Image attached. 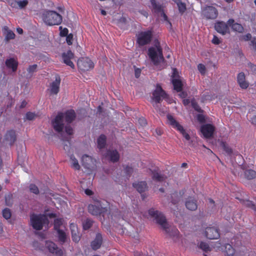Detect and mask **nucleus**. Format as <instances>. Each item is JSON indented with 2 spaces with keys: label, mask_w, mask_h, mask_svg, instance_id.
<instances>
[{
  "label": "nucleus",
  "mask_w": 256,
  "mask_h": 256,
  "mask_svg": "<svg viewBox=\"0 0 256 256\" xmlns=\"http://www.w3.org/2000/svg\"><path fill=\"white\" fill-rule=\"evenodd\" d=\"M154 46L157 50L153 47L150 48L148 50V54L154 64L157 66L161 62H164V58L162 55V50L160 46V42L158 40H154Z\"/></svg>",
  "instance_id": "3"
},
{
  "label": "nucleus",
  "mask_w": 256,
  "mask_h": 256,
  "mask_svg": "<svg viewBox=\"0 0 256 256\" xmlns=\"http://www.w3.org/2000/svg\"><path fill=\"white\" fill-rule=\"evenodd\" d=\"M38 65L36 64L30 66L28 68H27V71L30 74H32L34 72H36L37 70Z\"/></svg>",
  "instance_id": "49"
},
{
  "label": "nucleus",
  "mask_w": 256,
  "mask_h": 256,
  "mask_svg": "<svg viewBox=\"0 0 256 256\" xmlns=\"http://www.w3.org/2000/svg\"><path fill=\"white\" fill-rule=\"evenodd\" d=\"M237 81L240 87L242 89H246L248 86V84L246 82L245 74L242 72L238 74Z\"/></svg>",
  "instance_id": "26"
},
{
  "label": "nucleus",
  "mask_w": 256,
  "mask_h": 256,
  "mask_svg": "<svg viewBox=\"0 0 256 256\" xmlns=\"http://www.w3.org/2000/svg\"><path fill=\"white\" fill-rule=\"evenodd\" d=\"M167 118L169 124L174 128H176L177 130H179L180 127L182 126L171 114H168L167 115Z\"/></svg>",
  "instance_id": "28"
},
{
  "label": "nucleus",
  "mask_w": 256,
  "mask_h": 256,
  "mask_svg": "<svg viewBox=\"0 0 256 256\" xmlns=\"http://www.w3.org/2000/svg\"><path fill=\"white\" fill-rule=\"evenodd\" d=\"M250 46H252V49L256 50V38H254L250 41Z\"/></svg>",
  "instance_id": "62"
},
{
  "label": "nucleus",
  "mask_w": 256,
  "mask_h": 256,
  "mask_svg": "<svg viewBox=\"0 0 256 256\" xmlns=\"http://www.w3.org/2000/svg\"><path fill=\"white\" fill-rule=\"evenodd\" d=\"M218 14V10L212 6H206L202 9L201 16L206 20H214Z\"/></svg>",
  "instance_id": "6"
},
{
  "label": "nucleus",
  "mask_w": 256,
  "mask_h": 256,
  "mask_svg": "<svg viewBox=\"0 0 256 256\" xmlns=\"http://www.w3.org/2000/svg\"><path fill=\"white\" fill-rule=\"evenodd\" d=\"M109 160L114 163L118 162L120 160V154L116 150H108L106 152V156Z\"/></svg>",
  "instance_id": "23"
},
{
  "label": "nucleus",
  "mask_w": 256,
  "mask_h": 256,
  "mask_svg": "<svg viewBox=\"0 0 256 256\" xmlns=\"http://www.w3.org/2000/svg\"><path fill=\"white\" fill-rule=\"evenodd\" d=\"M30 222L33 228L37 230H42L44 224H48L49 222L46 216L41 214H33L30 216Z\"/></svg>",
  "instance_id": "5"
},
{
  "label": "nucleus",
  "mask_w": 256,
  "mask_h": 256,
  "mask_svg": "<svg viewBox=\"0 0 256 256\" xmlns=\"http://www.w3.org/2000/svg\"><path fill=\"white\" fill-rule=\"evenodd\" d=\"M18 161L20 165L24 164L26 158V148L22 145L17 146Z\"/></svg>",
  "instance_id": "16"
},
{
  "label": "nucleus",
  "mask_w": 256,
  "mask_h": 256,
  "mask_svg": "<svg viewBox=\"0 0 256 256\" xmlns=\"http://www.w3.org/2000/svg\"><path fill=\"white\" fill-rule=\"evenodd\" d=\"M152 36V32L150 30L142 32L138 36L137 42L141 46L146 45L151 42Z\"/></svg>",
  "instance_id": "8"
},
{
  "label": "nucleus",
  "mask_w": 256,
  "mask_h": 256,
  "mask_svg": "<svg viewBox=\"0 0 256 256\" xmlns=\"http://www.w3.org/2000/svg\"><path fill=\"white\" fill-rule=\"evenodd\" d=\"M3 217L6 219H10L12 216V212L8 208H5L2 212Z\"/></svg>",
  "instance_id": "43"
},
{
  "label": "nucleus",
  "mask_w": 256,
  "mask_h": 256,
  "mask_svg": "<svg viewBox=\"0 0 256 256\" xmlns=\"http://www.w3.org/2000/svg\"><path fill=\"white\" fill-rule=\"evenodd\" d=\"M150 2L156 12H160L162 11V5L157 3L156 0H150Z\"/></svg>",
  "instance_id": "38"
},
{
  "label": "nucleus",
  "mask_w": 256,
  "mask_h": 256,
  "mask_svg": "<svg viewBox=\"0 0 256 256\" xmlns=\"http://www.w3.org/2000/svg\"><path fill=\"white\" fill-rule=\"evenodd\" d=\"M77 66L80 70L84 72L93 68L94 64L90 59L82 58L78 60Z\"/></svg>",
  "instance_id": "9"
},
{
  "label": "nucleus",
  "mask_w": 256,
  "mask_h": 256,
  "mask_svg": "<svg viewBox=\"0 0 256 256\" xmlns=\"http://www.w3.org/2000/svg\"><path fill=\"white\" fill-rule=\"evenodd\" d=\"M46 246L49 252L56 256H62L63 251L58 247L57 245L52 242L46 241Z\"/></svg>",
  "instance_id": "10"
},
{
  "label": "nucleus",
  "mask_w": 256,
  "mask_h": 256,
  "mask_svg": "<svg viewBox=\"0 0 256 256\" xmlns=\"http://www.w3.org/2000/svg\"><path fill=\"white\" fill-rule=\"evenodd\" d=\"M197 119H198V120L200 123H204V122H205V118H204V116L203 114H198V116H197Z\"/></svg>",
  "instance_id": "60"
},
{
  "label": "nucleus",
  "mask_w": 256,
  "mask_h": 256,
  "mask_svg": "<svg viewBox=\"0 0 256 256\" xmlns=\"http://www.w3.org/2000/svg\"><path fill=\"white\" fill-rule=\"evenodd\" d=\"M106 138L105 135L102 134L98 138L97 140L98 147L100 149H102L105 148L106 145Z\"/></svg>",
  "instance_id": "32"
},
{
  "label": "nucleus",
  "mask_w": 256,
  "mask_h": 256,
  "mask_svg": "<svg viewBox=\"0 0 256 256\" xmlns=\"http://www.w3.org/2000/svg\"><path fill=\"white\" fill-rule=\"evenodd\" d=\"M158 168H156L154 170L150 169V171L152 174V178L153 180L157 182H163L164 181L166 176L164 174H161L158 172Z\"/></svg>",
  "instance_id": "24"
},
{
  "label": "nucleus",
  "mask_w": 256,
  "mask_h": 256,
  "mask_svg": "<svg viewBox=\"0 0 256 256\" xmlns=\"http://www.w3.org/2000/svg\"><path fill=\"white\" fill-rule=\"evenodd\" d=\"M214 29L218 33L224 35L230 32L228 24L224 22H217L214 24Z\"/></svg>",
  "instance_id": "13"
},
{
  "label": "nucleus",
  "mask_w": 256,
  "mask_h": 256,
  "mask_svg": "<svg viewBox=\"0 0 256 256\" xmlns=\"http://www.w3.org/2000/svg\"><path fill=\"white\" fill-rule=\"evenodd\" d=\"M3 34L4 36V42L7 44L10 40H13L15 38L16 35L7 26H4L2 28Z\"/></svg>",
  "instance_id": "21"
},
{
  "label": "nucleus",
  "mask_w": 256,
  "mask_h": 256,
  "mask_svg": "<svg viewBox=\"0 0 256 256\" xmlns=\"http://www.w3.org/2000/svg\"><path fill=\"white\" fill-rule=\"evenodd\" d=\"M132 186L136 189L139 193H143L147 191L148 186L146 181L136 182L132 184Z\"/></svg>",
  "instance_id": "20"
},
{
  "label": "nucleus",
  "mask_w": 256,
  "mask_h": 256,
  "mask_svg": "<svg viewBox=\"0 0 256 256\" xmlns=\"http://www.w3.org/2000/svg\"><path fill=\"white\" fill-rule=\"evenodd\" d=\"M199 248L205 252H208L211 250L208 244L205 242H201L199 244Z\"/></svg>",
  "instance_id": "41"
},
{
  "label": "nucleus",
  "mask_w": 256,
  "mask_h": 256,
  "mask_svg": "<svg viewBox=\"0 0 256 256\" xmlns=\"http://www.w3.org/2000/svg\"><path fill=\"white\" fill-rule=\"evenodd\" d=\"M30 190L31 192L38 194H39V190L38 186L33 184L30 185Z\"/></svg>",
  "instance_id": "50"
},
{
  "label": "nucleus",
  "mask_w": 256,
  "mask_h": 256,
  "mask_svg": "<svg viewBox=\"0 0 256 256\" xmlns=\"http://www.w3.org/2000/svg\"><path fill=\"white\" fill-rule=\"evenodd\" d=\"M40 16L43 22L48 26L59 25L62 21V16L54 10H42Z\"/></svg>",
  "instance_id": "2"
},
{
  "label": "nucleus",
  "mask_w": 256,
  "mask_h": 256,
  "mask_svg": "<svg viewBox=\"0 0 256 256\" xmlns=\"http://www.w3.org/2000/svg\"><path fill=\"white\" fill-rule=\"evenodd\" d=\"M28 0H19L18 2V6L20 9H24L28 6Z\"/></svg>",
  "instance_id": "47"
},
{
  "label": "nucleus",
  "mask_w": 256,
  "mask_h": 256,
  "mask_svg": "<svg viewBox=\"0 0 256 256\" xmlns=\"http://www.w3.org/2000/svg\"><path fill=\"white\" fill-rule=\"evenodd\" d=\"M32 246L36 250H42L41 245L38 241L34 240L32 242Z\"/></svg>",
  "instance_id": "59"
},
{
  "label": "nucleus",
  "mask_w": 256,
  "mask_h": 256,
  "mask_svg": "<svg viewBox=\"0 0 256 256\" xmlns=\"http://www.w3.org/2000/svg\"><path fill=\"white\" fill-rule=\"evenodd\" d=\"M124 171L126 176L130 177L134 172V169L132 166H126L124 168Z\"/></svg>",
  "instance_id": "51"
},
{
  "label": "nucleus",
  "mask_w": 256,
  "mask_h": 256,
  "mask_svg": "<svg viewBox=\"0 0 256 256\" xmlns=\"http://www.w3.org/2000/svg\"><path fill=\"white\" fill-rule=\"evenodd\" d=\"M103 242L102 236L101 234L98 233L94 240L91 242L90 246L93 250H96L99 249Z\"/></svg>",
  "instance_id": "19"
},
{
  "label": "nucleus",
  "mask_w": 256,
  "mask_h": 256,
  "mask_svg": "<svg viewBox=\"0 0 256 256\" xmlns=\"http://www.w3.org/2000/svg\"><path fill=\"white\" fill-rule=\"evenodd\" d=\"M214 130V127L210 124H206L202 126L201 132L206 138L211 137Z\"/></svg>",
  "instance_id": "18"
},
{
  "label": "nucleus",
  "mask_w": 256,
  "mask_h": 256,
  "mask_svg": "<svg viewBox=\"0 0 256 256\" xmlns=\"http://www.w3.org/2000/svg\"><path fill=\"white\" fill-rule=\"evenodd\" d=\"M56 232H57L58 236V238L59 240L62 242H66V234L64 232L60 229H58V230H56Z\"/></svg>",
  "instance_id": "37"
},
{
  "label": "nucleus",
  "mask_w": 256,
  "mask_h": 256,
  "mask_svg": "<svg viewBox=\"0 0 256 256\" xmlns=\"http://www.w3.org/2000/svg\"><path fill=\"white\" fill-rule=\"evenodd\" d=\"M191 104L194 110L199 112H203V110L201 109L196 100L194 98L191 100Z\"/></svg>",
  "instance_id": "42"
},
{
  "label": "nucleus",
  "mask_w": 256,
  "mask_h": 256,
  "mask_svg": "<svg viewBox=\"0 0 256 256\" xmlns=\"http://www.w3.org/2000/svg\"><path fill=\"white\" fill-rule=\"evenodd\" d=\"M62 58L64 63L70 66L72 69L74 68V64L72 61V60L74 59V54L70 50L66 52H63L62 54Z\"/></svg>",
  "instance_id": "12"
},
{
  "label": "nucleus",
  "mask_w": 256,
  "mask_h": 256,
  "mask_svg": "<svg viewBox=\"0 0 256 256\" xmlns=\"http://www.w3.org/2000/svg\"><path fill=\"white\" fill-rule=\"evenodd\" d=\"M244 204L247 207L252 208L254 210H256V206L252 201L246 200V202H244Z\"/></svg>",
  "instance_id": "53"
},
{
  "label": "nucleus",
  "mask_w": 256,
  "mask_h": 256,
  "mask_svg": "<svg viewBox=\"0 0 256 256\" xmlns=\"http://www.w3.org/2000/svg\"><path fill=\"white\" fill-rule=\"evenodd\" d=\"M36 117V114L32 112H28L26 114V120H32L34 119Z\"/></svg>",
  "instance_id": "52"
},
{
  "label": "nucleus",
  "mask_w": 256,
  "mask_h": 256,
  "mask_svg": "<svg viewBox=\"0 0 256 256\" xmlns=\"http://www.w3.org/2000/svg\"><path fill=\"white\" fill-rule=\"evenodd\" d=\"M8 4L13 8H18V2L16 0H6Z\"/></svg>",
  "instance_id": "54"
},
{
  "label": "nucleus",
  "mask_w": 256,
  "mask_h": 256,
  "mask_svg": "<svg viewBox=\"0 0 256 256\" xmlns=\"http://www.w3.org/2000/svg\"><path fill=\"white\" fill-rule=\"evenodd\" d=\"M178 130L182 134L183 136L187 140H190V135L186 132L182 126L180 127V128Z\"/></svg>",
  "instance_id": "48"
},
{
  "label": "nucleus",
  "mask_w": 256,
  "mask_h": 256,
  "mask_svg": "<svg viewBox=\"0 0 256 256\" xmlns=\"http://www.w3.org/2000/svg\"><path fill=\"white\" fill-rule=\"evenodd\" d=\"M63 114H60L52 121L54 130L57 132L58 137L63 142L64 150L69 152L70 149V136L73 134V130L70 126H64L62 124Z\"/></svg>",
  "instance_id": "1"
},
{
  "label": "nucleus",
  "mask_w": 256,
  "mask_h": 256,
  "mask_svg": "<svg viewBox=\"0 0 256 256\" xmlns=\"http://www.w3.org/2000/svg\"><path fill=\"white\" fill-rule=\"evenodd\" d=\"M60 78L59 76H56V80L54 81L50 86V92L52 94H56L60 90Z\"/></svg>",
  "instance_id": "25"
},
{
  "label": "nucleus",
  "mask_w": 256,
  "mask_h": 256,
  "mask_svg": "<svg viewBox=\"0 0 256 256\" xmlns=\"http://www.w3.org/2000/svg\"><path fill=\"white\" fill-rule=\"evenodd\" d=\"M70 228L72 240L74 242L77 243L80 239V234L78 232V228L74 226L72 227L71 226Z\"/></svg>",
  "instance_id": "29"
},
{
  "label": "nucleus",
  "mask_w": 256,
  "mask_h": 256,
  "mask_svg": "<svg viewBox=\"0 0 256 256\" xmlns=\"http://www.w3.org/2000/svg\"><path fill=\"white\" fill-rule=\"evenodd\" d=\"M5 202L6 204L8 206H12V194H8L5 196Z\"/></svg>",
  "instance_id": "45"
},
{
  "label": "nucleus",
  "mask_w": 256,
  "mask_h": 256,
  "mask_svg": "<svg viewBox=\"0 0 256 256\" xmlns=\"http://www.w3.org/2000/svg\"><path fill=\"white\" fill-rule=\"evenodd\" d=\"M171 202L174 205L177 204L180 202V198L178 196L177 192L174 193L172 195Z\"/></svg>",
  "instance_id": "46"
},
{
  "label": "nucleus",
  "mask_w": 256,
  "mask_h": 256,
  "mask_svg": "<svg viewBox=\"0 0 256 256\" xmlns=\"http://www.w3.org/2000/svg\"><path fill=\"white\" fill-rule=\"evenodd\" d=\"M198 68L200 72L202 74H205L206 68L205 66L202 64H200L198 66Z\"/></svg>",
  "instance_id": "57"
},
{
  "label": "nucleus",
  "mask_w": 256,
  "mask_h": 256,
  "mask_svg": "<svg viewBox=\"0 0 256 256\" xmlns=\"http://www.w3.org/2000/svg\"><path fill=\"white\" fill-rule=\"evenodd\" d=\"M148 214L151 217L156 220V223L162 226L166 233L168 234L170 232V228L169 224L167 222L165 216L161 212L152 208L149 210Z\"/></svg>",
  "instance_id": "4"
},
{
  "label": "nucleus",
  "mask_w": 256,
  "mask_h": 256,
  "mask_svg": "<svg viewBox=\"0 0 256 256\" xmlns=\"http://www.w3.org/2000/svg\"><path fill=\"white\" fill-rule=\"evenodd\" d=\"M72 166L77 170H79L80 169V166L78 164V160L74 158L72 159Z\"/></svg>",
  "instance_id": "58"
},
{
  "label": "nucleus",
  "mask_w": 256,
  "mask_h": 256,
  "mask_svg": "<svg viewBox=\"0 0 256 256\" xmlns=\"http://www.w3.org/2000/svg\"><path fill=\"white\" fill-rule=\"evenodd\" d=\"M93 220L90 218H87L82 222V226L84 230H88L90 228L93 224Z\"/></svg>",
  "instance_id": "36"
},
{
  "label": "nucleus",
  "mask_w": 256,
  "mask_h": 256,
  "mask_svg": "<svg viewBox=\"0 0 256 256\" xmlns=\"http://www.w3.org/2000/svg\"><path fill=\"white\" fill-rule=\"evenodd\" d=\"M5 64L7 68L12 69L13 72L16 71L18 66V62L14 58L7 59L6 60Z\"/></svg>",
  "instance_id": "27"
},
{
  "label": "nucleus",
  "mask_w": 256,
  "mask_h": 256,
  "mask_svg": "<svg viewBox=\"0 0 256 256\" xmlns=\"http://www.w3.org/2000/svg\"><path fill=\"white\" fill-rule=\"evenodd\" d=\"M212 42V44H218L220 43V40L216 36H214Z\"/></svg>",
  "instance_id": "63"
},
{
  "label": "nucleus",
  "mask_w": 256,
  "mask_h": 256,
  "mask_svg": "<svg viewBox=\"0 0 256 256\" xmlns=\"http://www.w3.org/2000/svg\"><path fill=\"white\" fill-rule=\"evenodd\" d=\"M72 40H73V34H70L66 36V41L67 44L68 45L72 44Z\"/></svg>",
  "instance_id": "55"
},
{
  "label": "nucleus",
  "mask_w": 256,
  "mask_h": 256,
  "mask_svg": "<svg viewBox=\"0 0 256 256\" xmlns=\"http://www.w3.org/2000/svg\"><path fill=\"white\" fill-rule=\"evenodd\" d=\"M62 224V218H56L54 220V229L56 230L60 229V226Z\"/></svg>",
  "instance_id": "44"
},
{
  "label": "nucleus",
  "mask_w": 256,
  "mask_h": 256,
  "mask_svg": "<svg viewBox=\"0 0 256 256\" xmlns=\"http://www.w3.org/2000/svg\"><path fill=\"white\" fill-rule=\"evenodd\" d=\"M172 78H179L178 72L176 68L173 69Z\"/></svg>",
  "instance_id": "64"
},
{
  "label": "nucleus",
  "mask_w": 256,
  "mask_h": 256,
  "mask_svg": "<svg viewBox=\"0 0 256 256\" xmlns=\"http://www.w3.org/2000/svg\"><path fill=\"white\" fill-rule=\"evenodd\" d=\"M172 83L174 86V90L178 92H180L182 90V84L180 80L178 78H172Z\"/></svg>",
  "instance_id": "33"
},
{
  "label": "nucleus",
  "mask_w": 256,
  "mask_h": 256,
  "mask_svg": "<svg viewBox=\"0 0 256 256\" xmlns=\"http://www.w3.org/2000/svg\"><path fill=\"white\" fill-rule=\"evenodd\" d=\"M168 97V95L161 86L158 84L156 90L152 92V98L156 103H160L162 100V98L167 99Z\"/></svg>",
  "instance_id": "7"
},
{
  "label": "nucleus",
  "mask_w": 256,
  "mask_h": 256,
  "mask_svg": "<svg viewBox=\"0 0 256 256\" xmlns=\"http://www.w3.org/2000/svg\"><path fill=\"white\" fill-rule=\"evenodd\" d=\"M248 66L253 73L256 74V65L249 62L248 64Z\"/></svg>",
  "instance_id": "56"
},
{
  "label": "nucleus",
  "mask_w": 256,
  "mask_h": 256,
  "mask_svg": "<svg viewBox=\"0 0 256 256\" xmlns=\"http://www.w3.org/2000/svg\"><path fill=\"white\" fill-rule=\"evenodd\" d=\"M185 206L188 210L194 211L198 208L197 200L194 198L189 196L186 200Z\"/></svg>",
  "instance_id": "22"
},
{
  "label": "nucleus",
  "mask_w": 256,
  "mask_h": 256,
  "mask_svg": "<svg viewBox=\"0 0 256 256\" xmlns=\"http://www.w3.org/2000/svg\"><path fill=\"white\" fill-rule=\"evenodd\" d=\"M88 211L93 216H98L104 212V208L100 204H90L88 206Z\"/></svg>",
  "instance_id": "17"
},
{
  "label": "nucleus",
  "mask_w": 256,
  "mask_h": 256,
  "mask_svg": "<svg viewBox=\"0 0 256 256\" xmlns=\"http://www.w3.org/2000/svg\"><path fill=\"white\" fill-rule=\"evenodd\" d=\"M60 114H63L62 124H64V118L66 122L67 123L66 126H69L68 124L72 123L75 120V118H76V114L75 112L73 110H67L65 113L59 112L57 116H58Z\"/></svg>",
  "instance_id": "14"
},
{
  "label": "nucleus",
  "mask_w": 256,
  "mask_h": 256,
  "mask_svg": "<svg viewBox=\"0 0 256 256\" xmlns=\"http://www.w3.org/2000/svg\"><path fill=\"white\" fill-rule=\"evenodd\" d=\"M205 236L210 240L218 239L220 236L219 230L214 226L207 227L205 230Z\"/></svg>",
  "instance_id": "11"
},
{
  "label": "nucleus",
  "mask_w": 256,
  "mask_h": 256,
  "mask_svg": "<svg viewBox=\"0 0 256 256\" xmlns=\"http://www.w3.org/2000/svg\"><path fill=\"white\" fill-rule=\"evenodd\" d=\"M220 146L228 154H232V149L228 146V144L226 142L221 141L220 142Z\"/></svg>",
  "instance_id": "39"
},
{
  "label": "nucleus",
  "mask_w": 256,
  "mask_h": 256,
  "mask_svg": "<svg viewBox=\"0 0 256 256\" xmlns=\"http://www.w3.org/2000/svg\"><path fill=\"white\" fill-rule=\"evenodd\" d=\"M244 176L248 180H252L256 178V172L252 170H247L244 172Z\"/></svg>",
  "instance_id": "34"
},
{
  "label": "nucleus",
  "mask_w": 256,
  "mask_h": 256,
  "mask_svg": "<svg viewBox=\"0 0 256 256\" xmlns=\"http://www.w3.org/2000/svg\"><path fill=\"white\" fill-rule=\"evenodd\" d=\"M61 36H66L68 35V30L67 28H64L60 32V34Z\"/></svg>",
  "instance_id": "61"
},
{
  "label": "nucleus",
  "mask_w": 256,
  "mask_h": 256,
  "mask_svg": "<svg viewBox=\"0 0 256 256\" xmlns=\"http://www.w3.org/2000/svg\"><path fill=\"white\" fill-rule=\"evenodd\" d=\"M92 162L91 157L87 154H84L82 156V165L87 169H90V164Z\"/></svg>",
  "instance_id": "31"
},
{
  "label": "nucleus",
  "mask_w": 256,
  "mask_h": 256,
  "mask_svg": "<svg viewBox=\"0 0 256 256\" xmlns=\"http://www.w3.org/2000/svg\"><path fill=\"white\" fill-rule=\"evenodd\" d=\"M176 3L178 6L179 12L182 14L186 10V4L184 2H182L181 0H172Z\"/></svg>",
  "instance_id": "30"
},
{
  "label": "nucleus",
  "mask_w": 256,
  "mask_h": 256,
  "mask_svg": "<svg viewBox=\"0 0 256 256\" xmlns=\"http://www.w3.org/2000/svg\"><path fill=\"white\" fill-rule=\"evenodd\" d=\"M224 252L227 256H233L235 252V250L230 244L225 245Z\"/></svg>",
  "instance_id": "35"
},
{
  "label": "nucleus",
  "mask_w": 256,
  "mask_h": 256,
  "mask_svg": "<svg viewBox=\"0 0 256 256\" xmlns=\"http://www.w3.org/2000/svg\"><path fill=\"white\" fill-rule=\"evenodd\" d=\"M232 28L233 30L238 32L240 33L242 32L244 30V28L242 24L238 23H235L232 24Z\"/></svg>",
  "instance_id": "40"
},
{
  "label": "nucleus",
  "mask_w": 256,
  "mask_h": 256,
  "mask_svg": "<svg viewBox=\"0 0 256 256\" xmlns=\"http://www.w3.org/2000/svg\"><path fill=\"white\" fill-rule=\"evenodd\" d=\"M16 140V136L15 130H8L4 136V141L10 146L14 145Z\"/></svg>",
  "instance_id": "15"
}]
</instances>
